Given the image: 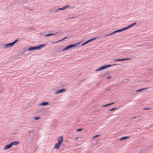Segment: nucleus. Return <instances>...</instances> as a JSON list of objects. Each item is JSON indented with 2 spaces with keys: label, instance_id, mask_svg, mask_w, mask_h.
<instances>
[{
  "label": "nucleus",
  "instance_id": "nucleus-1",
  "mask_svg": "<svg viewBox=\"0 0 153 153\" xmlns=\"http://www.w3.org/2000/svg\"><path fill=\"white\" fill-rule=\"evenodd\" d=\"M46 45V44H43L36 46L30 47L27 49H26V50H29L32 51L34 50H39L40 49L43 47H44Z\"/></svg>",
  "mask_w": 153,
  "mask_h": 153
},
{
  "label": "nucleus",
  "instance_id": "nucleus-2",
  "mask_svg": "<svg viewBox=\"0 0 153 153\" xmlns=\"http://www.w3.org/2000/svg\"><path fill=\"white\" fill-rule=\"evenodd\" d=\"M30 1V0H18V1L14 2L15 4L17 5H19L20 4H22L24 3L27 4V3Z\"/></svg>",
  "mask_w": 153,
  "mask_h": 153
},
{
  "label": "nucleus",
  "instance_id": "nucleus-3",
  "mask_svg": "<svg viewBox=\"0 0 153 153\" xmlns=\"http://www.w3.org/2000/svg\"><path fill=\"white\" fill-rule=\"evenodd\" d=\"M1 46H2L3 48H10V47H12L13 46V45L12 43H7L6 44H2L1 45Z\"/></svg>",
  "mask_w": 153,
  "mask_h": 153
},
{
  "label": "nucleus",
  "instance_id": "nucleus-4",
  "mask_svg": "<svg viewBox=\"0 0 153 153\" xmlns=\"http://www.w3.org/2000/svg\"><path fill=\"white\" fill-rule=\"evenodd\" d=\"M66 91V89L65 88H62L57 90L55 92V94H57L60 93H62L63 92L65 91Z\"/></svg>",
  "mask_w": 153,
  "mask_h": 153
},
{
  "label": "nucleus",
  "instance_id": "nucleus-5",
  "mask_svg": "<svg viewBox=\"0 0 153 153\" xmlns=\"http://www.w3.org/2000/svg\"><path fill=\"white\" fill-rule=\"evenodd\" d=\"M81 42H78L77 43H74L73 44H71L70 45H69L68 46L70 48L74 47L76 46V45H79Z\"/></svg>",
  "mask_w": 153,
  "mask_h": 153
},
{
  "label": "nucleus",
  "instance_id": "nucleus-6",
  "mask_svg": "<svg viewBox=\"0 0 153 153\" xmlns=\"http://www.w3.org/2000/svg\"><path fill=\"white\" fill-rule=\"evenodd\" d=\"M61 143L58 142L56 143L54 146V148L55 149H59V148L60 146L61 145Z\"/></svg>",
  "mask_w": 153,
  "mask_h": 153
},
{
  "label": "nucleus",
  "instance_id": "nucleus-7",
  "mask_svg": "<svg viewBox=\"0 0 153 153\" xmlns=\"http://www.w3.org/2000/svg\"><path fill=\"white\" fill-rule=\"evenodd\" d=\"M19 143V142L16 141H14L10 143L11 146L12 147L13 145H17Z\"/></svg>",
  "mask_w": 153,
  "mask_h": 153
},
{
  "label": "nucleus",
  "instance_id": "nucleus-8",
  "mask_svg": "<svg viewBox=\"0 0 153 153\" xmlns=\"http://www.w3.org/2000/svg\"><path fill=\"white\" fill-rule=\"evenodd\" d=\"M49 105V102H41V103L39 104V105Z\"/></svg>",
  "mask_w": 153,
  "mask_h": 153
},
{
  "label": "nucleus",
  "instance_id": "nucleus-9",
  "mask_svg": "<svg viewBox=\"0 0 153 153\" xmlns=\"http://www.w3.org/2000/svg\"><path fill=\"white\" fill-rule=\"evenodd\" d=\"M63 141V137L62 136H61L59 137L58 139V142L62 144V142Z\"/></svg>",
  "mask_w": 153,
  "mask_h": 153
},
{
  "label": "nucleus",
  "instance_id": "nucleus-10",
  "mask_svg": "<svg viewBox=\"0 0 153 153\" xmlns=\"http://www.w3.org/2000/svg\"><path fill=\"white\" fill-rule=\"evenodd\" d=\"M131 59L130 58H126L124 59H115L114 60V61H124L126 60H129Z\"/></svg>",
  "mask_w": 153,
  "mask_h": 153
},
{
  "label": "nucleus",
  "instance_id": "nucleus-11",
  "mask_svg": "<svg viewBox=\"0 0 153 153\" xmlns=\"http://www.w3.org/2000/svg\"><path fill=\"white\" fill-rule=\"evenodd\" d=\"M11 147H12V146H11V145H10V144H7V145H6V146H4L3 149L4 150H7V149H10V148Z\"/></svg>",
  "mask_w": 153,
  "mask_h": 153
},
{
  "label": "nucleus",
  "instance_id": "nucleus-12",
  "mask_svg": "<svg viewBox=\"0 0 153 153\" xmlns=\"http://www.w3.org/2000/svg\"><path fill=\"white\" fill-rule=\"evenodd\" d=\"M104 68L103 67V66H102L100 67H98L96 70H95L96 72L97 71H101L103 70H104Z\"/></svg>",
  "mask_w": 153,
  "mask_h": 153
},
{
  "label": "nucleus",
  "instance_id": "nucleus-13",
  "mask_svg": "<svg viewBox=\"0 0 153 153\" xmlns=\"http://www.w3.org/2000/svg\"><path fill=\"white\" fill-rule=\"evenodd\" d=\"M70 7V6H68V5H66L65 6H63L62 8H58L57 10H56V11H58L59 10H64L65 9H66V8H67L68 7Z\"/></svg>",
  "mask_w": 153,
  "mask_h": 153
},
{
  "label": "nucleus",
  "instance_id": "nucleus-14",
  "mask_svg": "<svg viewBox=\"0 0 153 153\" xmlns=\"http://www.w3.org/2000/svg\"><path fill=\"white\" fill-rule=\"evenodd\" d=\"M129 138V137H122L120 138V140H126L128 138Z\"/></svg>",
  "mask_w": 153,
  "mask_h": 153
},
{
  "label": "nucleus",
  "instance_id": "nucleus-15",
  "mask_svg": "<svg viewBox=\"0 0 153 153\" xmlns=\"http://www.w3.org/2000/svg\"><path fill=\"white\" fill-rule=\"evenodd\" d=\"M103 66L104 69L106 68H108L109 67H111V65H110V64L106 65H104Z\"/></svg>",
  "mask_w": 153,
  "mask_h": 153
},
{
  "label": "nucleus",
  "instance_id": "nucleus-16",
  "mask_svg": "<svg viewBox=\"0 0 153 153\" xmlns=\"http://www.w3.org/2000/svg\"><path fill=\"white\" fill-rule=\"evenodd\" d=\"M103 66L104 69L106 68H108L109 67H111V65H110V64L106 65H104Z\"/></svg>",
  "mask_w": 153,
  "mask_h": 153
},
{
  "label": "nucleus",
  "instance_id": "nucleus-17",
  "mask_svg": "<svg viewBox=\"0 0 153 153\" xmlns=\"http://www.w3.org/2000/svg\"><path fill=\"white\" fill-rule=\"evenodd\" d=\"M40 118V117H35L34 118H31L32 120H37L39 119Z\"/></svg>",
  "mask_w": 153,
  "mask_h": 153
},
{
  "label": "nucleus",
  "instance_id": "nucleus-18",
  "mask_svg": "<svg viewBox=\"0 0 153 153\" xmlns=\"http://www.w3.org/2000/svg\"><path fill=\"white\" fill-rule=\"evenodd\" d=\"M131 27H132V26H131V25H129L128 26V27L123 28V29H124V30H126L130 28Z\"/></svg>",
  "mask_w": 153,
  "mask_h": 153
},
{
  "label": "nucleus",
  "instance_id": "nucleus-19",
  "mask_svg": "<svg viewBox=\"0 0 153 153\" xmlns=\"http://www.w3.org/2000/svg\"><path fill=\"white\" fill-rule=\"evenodd\" d=\"M98 38V37H94L92 38H91V39H90L88 40V41H89V42H91V41L94 40H95L96 39H97Z\"/></svg>",
  "mask_w": 153,
  "mask_h": 153
},
{
  "label": "nucleus",
  "instance_id": "nucleus-20",
  "mask_svg": "<svg viewBox=\"0 0 153 153\" xmlns=\"http://www.w3.org/2000/svg\"><path fill=\"white\" fill-rule=\"evenodd\" d=\"M114 102H112V103H109V104H105V105H103L102 107H106V106H108L109 105H111L112 104H114Z\"/></svg>",
  "mask_w": 153,
  "mask_h": 153
},
{
  "label": "nucleus",
  "instance_id": "nucleus-21",
  "mask_svg": "<svg viewBox=\"0 0 153 153\" xmlns=\"http://www.w3.org/2000/svg\"><path fill=\"white\" fill-rule=\"evenodd\" d=\"M25 9H27L29 10H32L31 8H30L27 6H25L24 7Z\"/></svg>",
  "mask_w": 153,
  "mask_h": 153
},
{
  "label": "nucleus",
  "instance_id": "nucleus-22",
  "mask_svg": "<svg viewBox=\"0 0 153 153\" xmlns=\"http://www.w3.org/2000/svg\"><path fill=\"white\" fill-rule=\"evenodd\" d=\"M146 88H141V89H138V90H137V91H136L137 92H140L141 91L146 89Z\"/></svg>",
  "mask_w": 153,
  "mask_h": 153
},
{
  "label": "nucleus",
  "instance_id": "nucleus-23",
  "mask_svg": "<svg viewBox=\"0 0 153 153\" xmlns=\"http://www.w3.org/2000/svg\"><path fill=\"white\" fill-rule=\"evenodd\" d=\"M124 31V29L123 28L122 29H120V30H116L115 31V32H121V31Z\"/></svg>",
  "mask_w": 153,
  "mask_h": 153
},
{
  "label": "nucleus",
  "instance_id": "nucleus-24",
  "mask_svg": "<svg viewBox=\"0 0 153 153\" xmlns=\"http://www.w3.org/2000/svg\"><path fill=\"white\" fill-rule=\"evenodd\" d=\"M67 37H65V38H64L63 39H61L60 40H59V41H57L56 42H53V43H56L57 42H60V41H63V40H64L66 38H67Z\"/></svg>",
  "mask_w": 153,
  "mask_h": 153
},
{
  "label": "nucleus",
  "instance_id": "nucleus-25",
  "mask_svg": "<svg viewBox=\"0 0 153 153\" xmlns=\"http://www.w3.org/2000/svg\"><path fill=\"white\" fill-rule=\"evenodd\" d=\"M69 47L68 46H68L67 47H65V48H64L62 51H65L68 49H70Z\"/></svg>",
  "mask_w": 153,
  "mask_h": 153
},
{
  "label": "nucleus",
  "instance_id": "nucleus-26",
  "mask_svg": "<svg viewBox=\"0 0 153 153\" xmlns=\"http://www.w3.org/2000/svg\"><path fill=\"white\" fill-rule=\"evenodd\" d=\"M34 131H33V130H30V131H29L28 132V133H27V134H29L30 135V134L31 133H32V134H33L34 133Z\"/></svg>",
  "mask_w": 153,
  "mask_h": 153
},
{
  "label": "nucleus",
  "instance_id": "nucleus-27",
  "mask_svg": "<svg viewBox=\"0 0 153 153\" xmlns=\"http://www.w3.org/2000/svg\"><path fill=\"white\" fill-rule=\"evenodd\" d=\"M18 39H16L15 41L12 42L13 45L15 43H16L18 41Z\"/></svg>",
  "mask_w": 153,
  "mask_h": 153
},
{
  "label": "nucleus",
  "instance_id": "nucleus-28",
  "mask_svg": "<svg viewBox=\"0 0 153 153\" xmlns=\"http://www.w3.org/2000/svg\"><path fill=\"white\" fill-rule=\"evenodd\" d=\"M117 108H111L109 110V111H112L113 110H115Z\"/></svg>",
  "mask_w": 153,
  "mask_h": 153
},
{
  "label": "nucleus",
  "instance_id": "nucleus-29",
  "mask_svg": "<svg viewBox=\"0 0 153 153\" xmlns=\"http://www.w3.org/2000/svg\"><path fill=\"white\" fill-rule=\"evenodd\" d=\"M51 33L47 34H46L45 35V37H48L49 36H51Z\"/></svg>",
  "mask_w": 153,
  "mask_h": 153
},
{
  "label": "nucleus",
  "instance_id": "nucleus-30",
  "mask_svg": "<svg viewBox=\"0 0 153 153\" xmlns=\"http://www.w3.org/2000/svg\"><path fill=\"white\" fill-rule=\"evenodd\" d=\"M116 33V32H115V31L109 34H108V35H106L105 36H109V35H112L114 33Z\"/></svg>",
  "mask_w": 153,
  "mask_h": 153
},
{
  "label": "nucleus",
  "instance_id": "nucleus-31",
  "mask_svg": "<svg viewBox=\"0 0 153 153\" xmlns=\"http://www.w3.org/2000/svg\"><path fill=\"white\" fill-rule=\"evenodd\" d=\"M100 135H96L95 136H94L93 137V138H96V137H98L100 136Z\"/></svg>",
  "mask_w": 153,
  "mask_h": 153
},
{
  "label": "nucleus",
  "instance_id": "nucleus-32",
  "mask_svg": "<svg viewBox=\"0 0 153 153\" xmlns=\"http://www.w3.org/2000/svg\"><path fill=\"white\" fill-rule=\"evenodd\" d=\"M83 130L82 128H79L76 130L77 131H80Z\"/></svg>",
  "mask_w": 153,
  "mask_h": 153
},
{
  "label": "nucleus",
  "instance_id": "nucleus-33",
  "mask_svg": "<svg viewBox=\"0 0 153 153\" xmlns=\"http://www.w3.org/2000/svg\"><path fill=\"white\" fill-rule=\"evenodd\" d=\"M89 42V41H88V40L85 42H84L83 43V44L84 45L86 44H87V43H88Z\"/></svg>",
  "mask_w": 153,
  "mask_h": 153
},
{
  "label": "nucleus",
  "instance_id": "nucleus-34",
  "mask_svg": "<svg viewBox=\"0 0 153 153\" xmlns=\"http://www.w3.org/2000/svg\"><path fill=\"white\" fill-rule=\"evenodd\" d=\"M136 24H137L135 22V23H134L132 24H131V25L132 27L134 25H136Z\"/></svg>",
  "mask_w": 153,
  "mask_h": 153
},
{
  "label": "nucleus",
  "instance_id": "nucleus-35",
  "mask_svg": "<svg viewBox=\"0 0 153 153\" xmlns=\"http://www.w3.org/2000/svg\"><path fill=\"white\" fill-rule=\"evenodd\" d=\"M150 109V108H144L143 109V110H149Z\"/></svg>",
  "mask_w": 153,
  "mask_h": 153
},
{
  "label": "nucleus",
  "instance_id": "nucleus-36",
  "mask_svg": "<svg viewBox=\"0 0 153 153\" xmlns=\"http://www.w3.org/2000/svg\"><path fill=\"white\" fill-rule=\"evenodd\" d=\"M84 45V44H83V43H82V44H81L80 45H79V47H81V46H83V45Z\"/></svg>",
  "mask_w": 153,
  "mask_h": 153
},
{
  "label": "nucleus",
  "instance_id": "nucleus-37",
  "mask_svg": "<svg viewBox=\"0 0 153 153\" xmlns=\"http://www.w3.org/2000/svg\"><path fill=\"white\" fill-rule=\"evenodd\" d=\"M118 65V64H111V66H112L114 65Z\"/></svg>",
  "mask_w": 153,
  "mask_h": 153
},
{
  "label": "nucleus",
  "instance_id": "nucleus-38",
  "mask_svg": "<svg viewBox=\"0 0 153 153\" xmlns=\"http://www.w3.org/2000/svg\"><path fill=\"white\" fill-rule=\"evenodd\" d=\"M3 91V89L1 88H0V92Z\"/></svg>",
  "mask_w": 153,
  "mask_h": 153
},
{
  "label": "nucleus",
  "instance_id": "nucleus-39",
  "mask_svg": "<svg viewBox=\"0 0 153 153\" xmlns=\"http://www.w3.org/2000/svg\"><path fill=\"white\" fill-rule=\"evenodd\" d=\"M107 78L108 79H110L111 78V76H107Z\"/></svg>",
  "mask_w": 153,
  "mask_h": 153
},
{
  "label": "nucleus",
  "instance_id": "nucleus-40",
  "mask_svg": "<svg viewBox=\"0 0 153 153\" xmlns=\"http://www.w3.org/2000/svg\"><path fill=\"white\" fill-rule=\"evenodd\" d=\"M127 79H123V82H127Z\"/></svg>",
  "mask_w": 153,
  "mask_h": 153
},
{
  "label": "nucleus",
  "instance_id": "nucleus-41",
  "mask_svg": "<svg viewBox=\"0 0 153 153\" xmlns=\"http://www.w3.org/2000/svg\"><path fill=\"white\" fill-rule=\"evenodd\" d=\"M57 33H51V35H56Z\"/></svg>",
  "mask_w": 153,
  "mask_h": 153
},
{
  "label": "nucleus",
  "instance_id": "nucleus-42",
  "mask_svg": "<svg viewBox=\"0 0 153 153\" xmlns=\"http://www.w3.org/2000/svg\"><path fill=\"white\" fill-rule=\"evenodd\" d=\"M109 73V72H108V71L106 72L105 73V75L108 74Z\"/></svg>",
  "mask_w": 153,
  "mask_h": 153
},
{
  "label": "nucleus",
  "instance_id": "nucleus-43",
  "mask_svg": "<svg viewBox=\"0 0 153 153\" xmlns=\"http://www.w3.org/2000/svg\"><path fill=\"white\" fill-rule=\"evenodd\" d=\"M75 18V17H70L69 18L70 19H73V18Z\"/></svg>",
  "mask_w": 153,
  "mask_h": 153
},
{
  "label": "nucleus",
  "instance_id": "nucleus-44",
  "mask_svg": "<svg viewBox=\"0 0 153 153\" xmlns=\"http://www.w3.org/2000/svg\"><path fill=\"white\" fill-rule=\"evenodd\" d=\"M138 117V116L137 117H133L132 118V119H134V118H137Z\"/></svg>",
  "mask_w": 153,
  "mask_h": 153
}]
</instances>
